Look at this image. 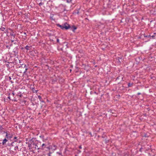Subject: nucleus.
<instances>
[{
	"label": "nucleus",
	"mask_w": 156,
	"mask_h": 156,
	"mask_svg": "<svg viewBox=\"0 0 156 156\" xmlns=\"http://www.w3.org/2000/svg\"><path fill=\"white\" fill-rule=\"evenodd\" d=\"M57 27H60L63 30L65 29L66 30H68L70 27V25L67 23H65L63 25H61L59 24H56Z\"/></svg>",
	"instance_id": "f257e3e1"
},
{
	"label": "nucleus",
	"mask_w": 156,
	"mask_h": 156,
	"mask_svg": "<svg viewBox=\"0 0 156 156\" xmlns=\"http://www.w3.org/2000/svg\"><path fill=\"white\" fill-rule=\"evenodd\" d=\"M35 146V148L37 150H39L41 149V142L38 141L36 144H33Z\"/></svg>",
	"instance_id": "f03ea898"
},
{
	"label": "nucleus",
	"mask_w": 156,
	"mask_h": 156,
	"mask_svg": "<svg viewBox=\"0 0 156 156\" xmlns=\"http://www.w3.org/2000/svg\"><path fill=\"white\" fill-rule=\"evenodd\" d=\"M69 28H70L71 30L74 32L75 30L77 29V27L74 26H73L72 27H70Z\"/></svg>",
	"instance_id": "7ed1b4c3"
},
{
	"label": "nucleus",
	"mask_w": 156,
	"mask_h": 156,
	"mask_svg": "<svg viewBox=\"0 0 156 156\" xmlns=\"http://www.w3.org/2000/svg\"><path fill=\"white\" fill-rule=\"evenodd\" d=\"M10 35L12 37L11 39H12L13 37V39H14L15 37V34H14V33L13 32H11L10 33Z\"/></svg>",
	"instance_id": "20e7f679"
},
{
	"label": "nucleus",
	"mask_w": 156,
	"mask_h": 156,
	"mask_svg": "<svg viewBox=\"0 0 156 156\" xmlns=\"http://www.w3.org/2000/svg\"><path fill=\"white\" fill-rule=\"evenodd\" d=\"M7 141V140L5 138L3 140L2 144L3 145H4L6 143V142Z\"/></svg>",
	"instance_id": "39448f33"
},
{
	"label": "nucleus",
	"mask_w": 156,
	"mask_h": 156,
	"mask_svg": "<svg viewBox=\"0 0 156 156\" xmlns=\"http://www.w3.org/2000/svg\"><path fill=\"white\" fill-rule=\"evenodd\" d=\"M151 37V35L150 34H148L147 35H146L145 34H144V37H147V38H150Z\"/></svg>",
	"instance_id": "423d86ee"
},
{
	"label": "nucleus",
	"mask_w": 156,
	"mask_h": 156,
	"mask_svg": "<svg viewBox=\"0 0 156 156\" xmlns=\"http://www.w3.org/2000/svg\"><path fill=\"white\" fill-rule=\"evenodd\" d=\"M46 146V145L44 144H41V149L42 148H43V147H45Z\"/></svg>",
	"instance_id": "0eeeda50"
},
{
	"label": "nucleus",
	"mask_w": 156,
	"mask_h": 156,
	"mask_svg": "<svg viewBox=\"0 0 156 156\" xmlns=\"http://www.w3.org/2000/svg\"><path fill=\"white\" fill-rule=\"evenodd\" d=\"M6 135H5V137H6V138H10L12 137L11 136H8V133H7L6 132Z\"/></svg>",
	"instance_id": "6e6552de"
},
{
	"label": "nucleus",
	"mask_w": 156,
	"mask_h": 156,
	"mask_svg": "<svg viewBox=\"0 0 156 156\" xmlns=\"http://www.w3.org/2000/svg\"><path fill=\"white\" fill-rule=\"evenodd\" d=\"M51 148L54 150L56 149V146L55 145H54L53 146H51Z\"/></svg>",
	"instance_id": "1a4fd4ad"
},
{
	"label": "nucleus",
	"mask_w": 156,
	"mask_h": 156,
	"mask_svg": "<svg viewBox=\"0 0 156 156\" xmlns=\"http://www.w3.org/2000/svg\"><path fill=\"white\" fill-rule=\"evenodd\" d=\"M30 47L29 46L27 45L25 47V48L27 50H30Z\"/></svg>",
	"instance_id": "9d476101"
},
{
	"label": "nucleus",
	"mask_w": 156,
	"mask_h": 156,
	"mask_svg": "<svg viewBox=\"0 0 156 156\" xmlns=\"http://www.w3.org/2000/svg\"><path fill=\"white\" fill-rule=\"evenodd\" d=\"M24 67H26V69H25V71H24V72H23V73H25L26 72V71H27V70L28 69H27V66H26V65L25 64H24Z\"/></svg>",
	"instance_id": "9b49d317"
},
{
	"label": "nucleus",
	"mask_w": 156,
	"mask_h": 156,
	"mask_svg": "<svg viewBox=\"0 0 156 156\" xmlns=\"http://www.w3.org/2000/svg\"><path fill=\"white\" fill-rule=\"evenodd\" d=\"M155 36L154 35L151 36L150 39H155Z\"/></svg>",
	"instance_id": "f8f14e48"
},
{
	"label": "nucleus",
	"mask_w": 156,
	"mask_h": 156,
	"mask_svg": "<svg viewBox=\"0 0 156 156\" xmlns=\"http://www.w3.org/2000/svg\"><path fill=\"white\" fill-rule=\"evenodd\" d=\"M133 85V83H130L128 84V87H131Z\"/></svg>",
	"instance_id": "ddd939ff"
},
{
	"label": "nucleus",
	"mask_w": 156,
	"mask_h": 156,
	"mask_svg": "<svg viewBox=\"0 0 156 156\" xmlns=\"http://www.w3.org/2000/svg\"><path fill=\"white\" fill-rule=\"evenodd\" d=\"M9 80L10 81V82L11 83H13V82L12 80H11V77L9 76Z\"/></svg>",
	"instance_id": "4468645a"
},
{
	"label": "nucleus",
	"mask_w": 156,
	"mask_h": 156,
	"mask_svg": "<svg viewBox=\"0 0 156 156\" xmlns=\"http://www.w3.org/2000/svg\"><path fill=\"white\" fill-rule=\"evenodd\" d=\"M5 29V28L4 27H2L0 29V30H1L2 31H4Z\"/></svg>",
	"instance_id": "2eb2a0df"
},
{
	"label": "nucleus",
	"mask_w": 156,
	"mask_h": 156,
	"mask_svg": "<svg viewBox=\"0 0 156 156\" xmlns=\"http://www.w3.org/2000/svg\"><path fill=\"white\" fill-rule=\"evenodd\" d=\"M38 98L40 99V101H41V97L39 95L38 96Z\"/></svg>",
	"instance_id": "dca6fc26"
},
{
	"label": "nucleus",
	"mask_w": 156,
	"mask_h": 156,
	"mask_svg": "<svg viewBox=\"0 0 156 156\" xmlns=\"http://www.w3.org/2000/svg\"><path fill=\"white\" fill-rule=\"evenodd\" d=\"M52 153L51 152H49V153L48 154V156H51V154Z\"/></svg>",
	"instance_id": "f3484780"
},
{
	"label": "nucleus",
	"mask_w": 156,
	"mask_h": 156,
	"mask_svg": "<svg viewBox=\"0 0 156 156\" xmlns=\"http://www.w3.org/2000/svg\"><path fill=\"white\" fill-rule=\"evenodd\" d=\"M67 0V2H71L72 0Z\"/></svg>",
	"instance_id": "a211bd4d"
},
{
	"label": "nucleus",
	"mask_w": 156,
	"mask_h": 156,
	"mask_svg": "<svg viewBox=\"0 0 156 156\" xmlns=\"http://www.w3.org/2000/svg\"><path fill=\"white\" fill-rule=\"evenodd\" d=\"M2 126H0V130H2Z\"/></svg>",
	"instance_id": "6ab92c4d"
},
{
	"label": "nucleus",
	"mask_w": 156,
	"mask_h": 156,
	"mask_svg": "<svg viewBox=\"0 0 156 156\" xmlns=\"http://www.w3.org/2000/svg\"><path fill=\"white\" fill-rule=\"evenodd\" d=\"M57 154H58L61 155H62V154L61 153L59 152H57Z\"/></svg>",
	"instance_id": "aec40b11"
},
{
	"label": "nucleus",
	"mask_w": 156,
	"mask_h": 156,
	"mask_svg": "<svg viewBox=\"0 0 156 156\" xmlns=\"http://www.w3.org/2000/svg\"><path fill=\"white\" fill-rule=\"evenodd\" d=\"M6 47L7 48H9V49H10V47H9V46H8V45H7V46H6Z\"/></svg>",
	"instance_id": "412c9836"
},
{
	"label": "nucleus",
	"mask_w": 156,
	"mask_h": 156,
	"mask_svg": "<svg viewBox=\"0 0 156 156\" xmlns=\"http://www.w3.org/2000/svg\"><path fill=\"white\" fill-rule=\"evenodd\" d=\"M57 42H58V43H59V40L58 39H57Z\"/></svg>",
	"instance_id": "4be33fe9"
},
{
	"label": "nucleus",
	"mask_w": 156,
	"mask_h": 156,
	"mask_svg": "<svg viewBox=\"0 0 156 156\" xmlns=\"http://www.w3.org/2000/svg\"><path fill=\"white\" fill-rule=\"evenodd\" d=\"M40 137H41V138H43V137H44V136H40Z\"/></svg>",
	"instance_id": "5701e85b"
},
{
	"label": "nucleus",
	"mask_w": 156,
	"mask_h": 156,
	"mask_svg": "<svg viewBox=\"0 0 156 156\" xmlns=\"http://www.w3.org/2000/svg\"><path fill=\"white\" fill-rule=\"evenodd\" d=\"M79 148L80 149H81L82 148V147L81 145H80L79 146Z\"/></svg>",
	"instance_id": "b1692460"
},
{
	"label": "nucleus",
	"mask_w": 156,
	"mask_h": 156,
	"mask_svg": "<svg viewBox=\"0 0 156 156\" xmlns=\"http://www.w3.org/2000/svg\"><path fill=\"white\" fill-rule=\"evenodd\" d=\"M140 94H141V93H137V95H140Z\"/></svg>",
	"instance_id": "393cba45"
},
{
	"label": "nucleus",
	"mask_w": 156,
	"mask_h": 156,
	"mask_svg": "<svg viewBox=\"0 0 156 156\" xmlns=\"http://www.w3.org/2000/svg\"><path fill=\"white\" fill-rule=\"evenodd\" d=\"M16 138H17V137H14V139H16Z\"/></svg>",
	"instance_id": "a878e982"
},
{
	"label": "nucleus",
	"mask_w": 156,
	"mask_h": 156,
	"mask_svg": "<svg viewBox=\"0 0 156 156\" xmlns=\"http://www.w3.org/2000/svg\"><path fill=\"white\" fill-rule=\"evenodd\" d=\"M14 41V40H11V42H13Z\"/></svg>",
	"instance_id": "bb28decb"
},
{
	"label": "nucleus",
	"mask_w": 156,
	"mask_h": 156,
	"mask_svg": "<svg viewBox=\"0 0 156 156\" xmlns=\"http://www.w3.org/2000/svg\"><path fill=\"white\" fill-rule=\"evenodd\" d=\"M6 66L7 67L9 66L8 64H6Z\"/></svg>",
	"instance_id": "cd10ccee"
},
{
	"label": "nucleus",
	"mask_w": 156,
	"mask_h": 156,
	"mask_svg": "<svg viewBox=\"0 0 156 156\" xmlns=\"http://www.w3.org/2000/svg\"><path fill=\"white\" fill-rule=\"evenodd\" d=\"M12 95H13V96H14V93H13V92H12Z\"/></svg>",
	"instance_id": "c85d7f7f"
},
{
	"label": "nucleus",
	"mask_w": 156,
	"mask_h": 156,
	"mask_svg": "<svg viewBox=\"0 0 156 156\" xmlns=\"http://www.w3.org/2000/svg\"><path fill=\"white\" fill-rule=\"evenodd\" d=\"M42 3H39V5H42Z\"/></svg>",
	"instance_id": "c756f323"
},
{
	"label": "nucleus",
	"mask_w": 156,
	"mask_h": 156,
	"mask_svg": "<svg viewBox=\"0 0 156 156\" xmlns=\"http://www.w3.org/2000/svg\"><path fill=\"white\" fill-rule=\"evenodd\" d=\"M8 98H9V99H10V97H9H9H8Z\"/></svg>",
	"instance_id": "7c9ffc66"
},
{
	"label": "nucleus",
	"mask_w": 156,
	"mask_h": 156,
	"mask_svg": "<svg viewBox=\"0 0 156 156\" xmlns=\"http://www.w3.org/2000/svg\"><path fill=\"white\" fill-rule=\"evenodd\" d=\"M24 34L26 35V33L24 32Z\"/></svg>",
	"instance_id": "2f4dec72"
},
{
	"label": "nucleus",
	"mask_w": 156,
	"mask_h": 156,
	"mask_svg": "<svg viewBox=\"0 0 156 156\" xmlns=\"http://www.w3.org/2000/svg\"><path fill=\"white\" fill-rule=\"evenodd\" d=\"M70 72H71V71H72V70L71 69H70Z\"/></svg>",
	"instance_id": "473e14b6"
},
{
	"label": "nucleus",
	"mask_w": 156,
	"mask_h": 156,
	"mask_svg": "<svg viewBox=\"0 0 156 156\" xmlns=\"http://www.w3.org/2000/svg\"><path fill=\"white\" fill-rule=\"evenodd\" d=\"M35 91H36V92L37 93V90H35Z\"/></svg>",
	"instance_id": "72a5a7b5"
},
{
	"label": "nucleus",
	"mask_w": 156,
	"mask_h": 156,
	"mask_svg": "<svg viewBox=\"0 0 156 156\" xmlns=\"http://www.w3.org/2000/svg\"><path fill=\"white\" fill-rule=\"evenodd\" d=\"M14 44H16V42H15V43H14Z\"/></svg>",
	"instance_id": "f704fd0d"
},
{
	"label": "nucleus",
	"mask_w": 156,
	"mask_h": 156,
	"mask_svg": "<svg viewBox=\"0 0 156 156\" xmlns=\"http://www.w3.org/2000/svg\"><path fill=\"white\" fill-rule=\"evenodd\" d=\"M79 152H81V151H79Z\"/></svg>",
	"instance_id": "c9c22d12"
},
{
	"label": "nucleus",
	"mask_w": 156,
	"mask_h": 156,
	"mask_svg": "<svg viewBox=\"0 0 156 156\" xmlns=\"http://www.w3.org/2000/svg\"><path fill=\"white\" fill-rule=\"evenodd\" d=\"M154 34H156V33H154Z\"/></svg>",
	"instance_id": "e433bc0d"
},
{
	"label": "nucleus",
	"mask_w": 156,
	"mask_h": 156,
	"mask_svg": "<svg viewBox=\"0 0 156 156\" xmlns=\"http://www.w3.org/2000/svg\"><path fill=\"white\" fill-rule=\"evenodd\" d=\"M111 0H109V1H110Z\"/></svg>",
	"instance_id": "4c0bfd02"
}]
</instances>
